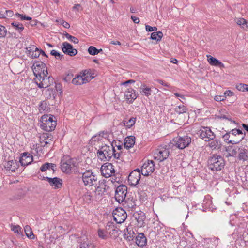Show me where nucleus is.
I'll use <instances>...</instances> for the list:
<instances>
[{
  "label": "nucleus",
  "mask_w": 248,
  "mask_h": 248,
  "mask_svg": "<svg viewBox=\"0 0 248 248\" xmlns=\"http://www.w3.org/2000/svg\"><path fill=\"white\" fill-rule=\"evenodd\" d=\"M124 97L127 102L131 103L137 97L135 91L132 88H128L125 92Z\"/></svg>",
  "instance_id": "aec40b11"
},
{
  "label": "nucleus",
  "mask_w": 248,
  "mask_h": 248,
  "mask_svg": "<svg viewBox=\"0 0 248 248\" xmlns=\"http://www.w3.org/2000/svg\"><path fill=\"white\" fill-rule=\"evenodd\" d=\"M33 161L32 156L28 152H24L21 154L19 162L23 166H27Z\"/></svg>",
  "instance_id": "6ab92c4d"
},
{
  "label": "nucleus",
  "mask_w": 248,
  "mask_h": 248,
  "mask_svg": "<svg viewBox=\"0 0 248 248\" xmlns=\"http://www.w3.org/2000/svg\"><path fill=\"white\" fill-rule=\"evenodd\" d=\"M107 230H111L109 233L112 235L116 234L118 232V229L115 228L113 223L111 222H108L107 224Z\"/></svg>",
  "instance_id": "473e14b6"
},
{
  "label": "nucleus",
  "mask_w": 248,
  "mask_h": 248,
  "mask_svg": "<svg viewBox=\"0 0 248 248\" xmlns=\"http://www.w3.org/2000/svg\"><path fill=\"white\" fill-rule=\"evenodd\" d=\"M92 197L94 199V201H97L102 196V189L100 186L96 187L95 190L92 192Z\"/></svg>",
  "instance_id": "c756f323"
},
{
  "label": "nucleus",
  "mask_w": 248,
  "mask_h": 248,
  "mask_svg": "<svg viewBox=\"0 0 248 248\" xmlns=\"http://www.w3.org/2000/svg\"><path fill=\"white\" fill-rule=\"evenodd\" d=\"M198 134L199 135L201 138L205 141H209L213 140L215 138V135L211 129L207 127H203L198 131Z\"/></svg>",
  "instance_id": "1a4fd4ad"
},
{
  "label": "nucleus",
  "mask_w": 248,
  "mask_h": 248,
  "mask_svg": "<svg viewBox=\"0 0 248 248\" xmlns=\"http://www.w3.org/2000/svg\"><path fill=\"white\" fill-rule=\"evenodd\" d=\"M127 194V187L125 185H121L116 189L115 198L119 203L124 202Z\"/></svg>",
  "instance_id": "6e6552de"
},
{
  "label": "nucleus",
  "mask_w": 248,
  "mask_h": 248,
  "mask_svg": "<svg viewBox=\"0 0 248 248\" xmlns=\"http://www.w3.org/2000/svg\"><path fill=\"white\" fill-rule=\"evenodd\" d=\"M131 19L132 20V21L135 23H139L140 22V19L139 18L134 16H131Z\"/></svg>",
  "instance_id": "69168bd1"
},
{
  "label": "nucleus",
  "mask_w": 248,
  "mask_h": 248,
  "mask_svg": "<svg viewBox=\"0 0 248 248\" xmlns=\"http://www.w3.org/2000/svg\"><path fill=\"white\" fill-rule=\"evenodd\" d=\"M43 180H47L50 186L54 187L55 189H58L62 186V181L59 178L54 177L52 178L48 177H43Z\"/></svg>",
  "instance_id": "a211bd4d"
},
{
  "label": "nucleus",
  "mask_w": 248,
  "mask_h": 248,
  "mask_svg": "<svg viewBox=\"0 0 248 248\" xmlns=\"http://www.w3.org/2000/svg\"><path fill=\"white\" fill-rule=\"evenodd\" d=\"M174 95L176 96V97H179L181 99H180V100L184 103V102L183 100H185L186 99L185 97V96L183 95H182L181 94H179L177 93H174Z\"/></svg>",
  "instance_id": "680f3d73"
},
{
  "label": "nucleus",
  "mask_w": 248,
  "mask_h": 248,
  "mask_svg": "<svg viewBox=\"0 0 248 248\" xmlns=\"http://www.w3.org/2000/svg\"><path fill=\"white\" fill-rule=\"evenodd\" d=\"M188 108L186 106L182 105L176 106L174 108V114L182 115V118L180 119L184 121L185 118L189 117V113L187 112Z\"/></svg>",
  "instance_id": "f3484780"
},
{
  "label": "nucleus",
  "mask_w": 248,
  "mask_h": 248,
  "mask_svg": "<svg viewBox=\"0 0 248 248\" xmlns=\"http://www.w3.org/2000/svg\"><path fill=\"white\" fill-rule=\"evenodd\" d=\"M113 145L105 144L101 146L97 151V155L101 161H109L113 156Z\"/></svg>",
  "instance_id": "f03ea898"
},
{
  "label": "nucleus",
  "mask_w": 248,
  "mask_h": 248,
  "mask_svg": "<svg viewBox=\"0 0 248 248\" xmlns=\"http://www.w3.org/2000/svg\"><path fill=\"white\" fill-rule=\"evenodd\" d=\"M34 80L39 88H46L50 85L51 82H53V79L51 77H47L46 75L42 76L40 80L37 79H34Z\"/></svg>",
  "instance_id": "4468645a"
},
{
  "label": "nucleus",
  "mask_w": 248,
  "mask_h": 248,
  "mask_svg": "<svg viewBox=\"0 0 248 248\" xmlns=\"http://www.w3.org/2000/svg\"><path fill=\"white\" fill-rule=\"evenodd\" d=\"M84 198L87 201H89V202H92L94 201V199L92 197V193L90 192H87L84 195Z\"/></svg>",
  "instance_id": "8fccbe9b"
},
{
  "label": "nucleus",
  "mask_w": 248,
  "mask_h": 248,
  "mask_svg": "<svg viewBox=\"0 0 248 248\" xmlns=\"http://www.w3.org/2000/svg\"><path fill=\"white\" fill-rule=\"evenodd\" d=\"M88 52L90 55H97L99 53L102 52L103 50L102 49H97L96 47L93 46H90L88 48Z\"/></svg>",
  "instance_id": "4c0bfd02"
},
{
  "label": "nucleus",
  "mask_w": 248,
  "mask_h": 248,
  "mask_svg": "<svg viewBox=\"0 0 248 248\" xmlns=\"http://www.w3.org/2000/svg\"><path fill=\"white\" fill-rule=\"evenodd\" d=\"M82 181L85 186H96L98 181V177L91 170H86L82 173Z\"/></svg>",
  "instance_id": "7ed1b4c3"
},
{
  "label": "nucleus",
  "mask_w": 248,
  "mask_h": 248,
  "mask_svg": "<svg viewBox=\"0 0 248 248\" xmlns=\"http://www.w3.org/2000/svg\"><path fill=\"white\" fill-rule=\"evenodd\" d=\"M56 167V165L55 164L51 163H45L42 165L40 169L42 172H45L48 170H51L53 171H54Z\"/></svg>",
  "instance_id": "cd10ccee"
},
{
  "label": "nucleus",
  "mask_w": 248,
  "mask_h": 248,
  "mask_svg": "<svg viewBox=\"0 0 248 248\" xmlns=\"http://www.w3.org/2000/svg\"><path fill=\"white\" fill-rule=\"evenodd\" d=\"M236 23L245 30H248V21L243 18H237L235 19Z\"/></svg>",
  "instance_id": "bb28decb"
},
{
  "label": "nucleus",
  "mask_w": 248,
  "mask_h": 248,
  "mask_svg": "<svg viewBox=\"0 0 248 248\" xmlns=\"http://www.w3.org/2000/svg\"><path fill=\"white\" fill-rule=\"evenodd\" d=\"M236 88L237 90L240 91L244 92L245 91H247L248 86L246 84L240 83L236 85Z\"/></svg>",
  "instance_id": "de8ad7c7"
},
{
  "label": "nucleus",
  "mask_w": 248,
  "mask_h": 248,
  "mask_svg": "<svg viewBox=\"0 0 248 248\" xmlns=\"http://www.w3.org/2000/svg\"><path fill=\"white\" fill-rule=\"evenodd\" d=\"M89 81V79L82 76H78L72 79V82L75 85H82Z\"/></svg>",
  "instance_id": "a878e982"
},
{
  "label": "nucleus",
  "mask_w": 248,
  "mask_h": 248,
  "mask_svg": "<svg viewBox=\"0 0 248 248\" xmlns=\"http://www.w3.org/2000/svg\"><path fill=\"white\" fill-rule=\"evenodd\" d=\"M208 167L212 171H218L223 169L225 165L223 158L220 155H213L208 160Z\"/></svg>",
  "instance_id": "f257e3e1"
},
{
  "label": "nucleus",
  "mask_w": 248,
  "mask_h": 248,
  "mask_svg": "<svg viewBox=\"0 0 248 248\" xmlns=\"http://www.w3.org/2000/svg\"><path fill=\"white\" fill-rule=\"evenodd\" d=\"M30 54L32 58H37L40 55V49H39V50H35V51L31 52Z\"/></svg>",
  "instance_id": "6e6d98bb"
},
{
  "label": "nucleus",
  "mask_w": 248,
  "mask_h": 248,
  "mask_svg": "<svg viewBox=\"0 0 248 248\" xmlns=\"http://www.w3.org/2000/svg\"><path fill=\"white\" fill-rule=\"evenodd\" d=\"M50 54L54 56L57 59H61L63 57V55L61 54L55 50H52L50 52Z\"/></svg>",
  "instance_id": "49530a36"
},
{
  "label": "nucleus",
  "mask_w": 248,
  "mask_h": 248,
  "mask_svg": "<svg viewBox=\"0 0 248 248\" xmlns=\"http://www.w3.org/2000/svg\"><path fill=\"white\" fill-rule=\"evenodd\" d=\"M145 28L146 31L149 32L155 31L157 30L156 27H151L149 25H146Z\"/></svg>",
  "instance_id": "13d9d810"
},
{
  "label": "nucleus",
  "mask_w": 248,
  "mask_h": 248,
  "mask_svg": "<svg viewBox=\"0 0 248 248\" xmlns=\"http://www.w3.org/2000/svg\"><path fill=\"white\" fill-rule=\"evenodd\" d=\"M170 154L169 148L167 145L161 146L156 150L155 153L154 158L160 162L166 159Z\"/></svg>",
  "instance_id": "0eeeda50"
},
{
  "label": "nucleus",
  "mask_w": 248,
  "mask_h": 248,
  "mask_svg": "<svg viewBox=\"0 0 248 248\" xmlns=\"http://www.w3.org/2000/svg\"><path fill=\"white\" fill-rule=\"evenodd\" d=\"M7 31L5 27L0 25V38L4 37L6 36Z\"/></svg>",
  "instance_id": "09e8293b"
},
{
  "label": "nucleus",
  "mask_w": 248,
  "mask_h": 248,
  "mask_svg": "<svg viewBox=\"0 0 248 248\" xmlns=\"http://www.w3.org/2000/svg\"><path fill=\"white\" fill-rule=\"evenodd\" d=\"M62 49L64 54L70 56H75L78 53L77 49L74 48L73 46L67 42H64L62 44Z\"/></svg>",
  "instance_id": "dca6fc26"
},
{
  "label": "nucleus",
  "mask_w": 248,
  "mask_h": 248,
  "mask_svg": "<svg viewBox=\"0 0 248 248\" xmlns=\"http://www.w3.org/2000/svg\"><path fill=\"white\" fill-rule=\"evenodd\" d=\"M141 172L139 169L133 170L129 175L128 181L131 186H135L140 180Z\"/></svg>",
  "instance_id": "9b49d317"
},
{
  "label": "nucleus",
  "mask_w": 248,
  "mask_h": 248,
  "mask_svg": "<svg viewBox=\"0 0 248 248\" xmlns=\"http://www.w3.org/2000/svg\"><path fill=\"white\" fill-rule=\"evenodd\" d=\"M140 92L142 95L148 97L151 94V89L148 87L145 84H141L140 88Z\"/></svg>",
  "instance_id": "c85d7f7f"
},
{
  "label": "nucleus",
  "mask_w": 248,
  "mask_h": 248,
  "mask_svg": "<svg viewBox=\"0 0 248 248\" xmlns=\"http://www.w3.org/2000/svg\"><path fill=\"white\" fill-rule=\"evenodd\" d=\"M49 136L48 134L45 133L43 134L42 137L40 138V142L44 144L42 145L43 146H45L46 145L50 143V140H52L51 139H49Z\"/></svg>",
  "instance_id": "72a5a7b5"
},
{
  "label": "nucleus",
  "mask_w": 248,
  "mask_h": 248,
  "mask_svg": "<svg viewBox=\"0 0 248 248\" xmlns=\"http://www.w3.org/2000/svg\"><path fill=\"white\" fill-rule=\"evenodd\" d=\"M46 102H41L39 105V109L40 110H46Z\"/></svg>",
  "instance_id": "bf43d9fd"
},
{
  "label": "nucleus",
  "mask_w": 248,
  "mask_h": 248,
  "mask_svg": "<svg viewBox=\"0 0 248 248\" xmlns=\"http://www.w3.org/2000/svg\"><path fill=\"white\" fill-rule=\"evenodd\" d=\"M226 151L227 152L226 157L236 156L238 151V148H232V147H228V148L226 149Z\"/></svg>",
  "instance_id": "7c9ffc66"
},
{
  "label": "nucleus",
  "mask_w": 248,
  "mask_h": 248,
  "mask_svg": "<svg viewBox=\"0 0 248 248\" xmlns=\"http://www.w3.org/2000/svg\"><path fill=\"white\" fill-rule=\"evenodd\" d=\"M83 76L85 77H87V79H88V78H89V80L94 78L96 76V74L95 73V72L93 70L87 69L84 70V71L83 72Z\"/></svg>",
  "instance_id": "2f4dec72"
},
{
  "label": "nucleus",
  "mask_w": 248,
  "mask_h": 248,
  "mask_svg": "<svg viewBox=\"0 0 248 248\" xmlns=\"http://www.w3.org/2000/svg\"><path fill=\"white\" fill-rule=\"evenodd\" d=\"M155 170L154 162L152 160H148L145 162L141 168V174L145 176H147L153 172Z\"/></svg>",
  "instance_id": "2eb2a0df"
},
{
  "label": "nucleus",
  "mask_w": 248,
  "mask_h": 248,
  "mask_svg": "<svg viewBox=\"0 0 248 248\" xmlns=\"http://www.w3.org/2000/svg\"><path fill=\"white\" fill-rule=\"evenodd\" d=\"M226 98L225 96L224 95H216L215 96L214 99L217 102L223 101Z\"/></svg>",
  "instance_id": "052dcab7"
},
{
  "label": "nucleus",
  "mask_w": 248,
  "mask_h": 248,
  "mask_svg": "<svg viewBox=\"0 0 248 248\" xmlns=\"http://www.w3.org/2000/svg\"><path fill=\"white\" fill-rule=\"evenodd\" d=\"M230 135L229 133H226L223 136L224 141L228 143H232L233 144H237L239 142V141H235L233 140H229Z\"/></svg>",
  "instance_id": "37998d69"
},
{
  "label": "nucleus",
  "mask_w": 248,
  "mask_h": 248,
  "mask_svg": "<svg viewBox=\"0 0 248 248\" xmlns=\"http://www.w3.org/2000/svg\"><path fill=\"white\" fill-rule=\"evenodd\" d=\"M136 243L140 247H143L147 243V239L143 233H139L136 237Z\"/></svg>",
  "instance_id": "b1692460"
},
{
  "label": "nucleus",
  "mask_w": 248,
  "mask_h": 248,
  "mask_svg": "<svg viewBox=\"0 0 248 248\" xmlns=\"http://www.w3.org/2000/svg\"><path fill=\"white\" fill-rule=\"evenodd\" d=\"M108 233V230H107V227L105 230L101 229L98 230V235L99 237L102 239H106L107 238Z\"/></svg>",
  "instance_id": "58836bf2"
},
{
  "label": "nucleus",
  "mask_w": 248,
  "mask_h": 248,
  "mask_svg": "<svg viewBox=\"0 0 248 248\" xmlns=\"http://www.w3.org/2000/svg\"><path fill=\"white\" fill-rule=\"evenodd\" d=\"M104 134V131L100 132L98 134H97L94 136H93L91 140V142L92 143L93 141L101 140Z\"/></svg>",
  "instance_id": "79ce46f5"
},
{
  "label": "nucleus",
  "mask_w": 248,
  "mask_h": 248,
  "mask_svg": "<svg viewBox=\"0 0 248 248\" xmlns=\"http://www.w3.org/2000/svg\"><path fill=\"white\" fill-rule=\"evenodd\" d=\"M233 95V93L230 90L226 91L224 93V96H232Z\"/></svg>",
  "instance_id": "338daca9"
},
{
  "label": "nucleus",
  "mask_w": 248,
  "mask_h": 248,
  "mask_svg": "<svg viewBox=\"0 0 248 248\" xmlns=\"http://www.w3.org/2000/svg\"><path fill=\"white\" fill-rule=\"evenodd\" d=\"M191 142V138L188 136L174 138L171 143L179 149H183L188 146Z\"/></svg>",
  "instance_id": "423d86ee"
},
{
  "label": "nucleus",
  "mask_w": 248,
  "mask_h": 248,
  "mask_svg": "<svg viewBox=\"0 0 248 248\" xmlns=\"http://www.w3.org/2000/svg\"><path fill=\"white\" fill-rule=\"evenodd\" d=\"M123 154V151H121L119 153H116V151L114 147L113 149V156L116 159H120Z\"/></svg>",
  "instance_id": "603ef678"
},
{
  "label": "nucleus",
  "mask_w": 248,
  "mask_h": 248,
  "mask_svg": "<svg viewBox=\"0 0 248 248\" xmlns=\"http://www.w3.org/2000/svg\"><path fill=\"white\" fill-rule=\"evenodd\" d=\"M238 158L240 160L247 161L248 160V150L244 147L238 148Z\"/></svg>",
  "instance_id": "393cba45"
},
{
  "label": "nucleus",
  "mask_w": 248,
  "mask_h": 248,
  "mask_svg": "<svg viewBox=\"0 0 248 248\" xmlns=\"http://www.w3.org/2000/svg\"><path fill=\"white\" fill-rule=\"evenodd\" d=\"M40 127L46 131L54 130L56 126V121L53 120L52 117L44 115L41 117Z\"/></svg>",
  "instance_id": "39448f33"
},
{
  "label": "nucleus",
  "mask_w": 248,
  "mask_h": 248,
  "mask_svg": "<svg viewBox=\"0 0 248 248\" xmlns=\"http://www.w3.org/2000/svg\"><path fill=\"white\" fill-rule=\"evenodd\" d=\"M32 70L37 80H40L41 77L48 74L46 65L42 62H37L33 64Z\"/></svg>",
  "instance_id": "20e7f679"
},
{
  "label": "nucleus",
  "mask_w": 248,
  "mask_h": 248,
  "mask_svg": "<svg viewBox=\"0 0 248 248\" xmlns=\"http://www.w3.org/2000/svg\"><path fill=\"white\" fill-rule=\"evenodd\" d=\"M24 230L26 234L28 237L30 239H34V235H33V233L31 230V228L29 226L26 225L24 228Z\"/></svg>",
  "instance_id": "ea45409f"
},
{
  "label": "nucleus",
  "mask_w": 248,
  "mask_h": 248,
  "mask_svg": "<svg viewBox=\"0 0 248 248\" xmlns=\"http://www.w3.org/2000/svg\"><path fill=\"white\" fill-rule=\"evenodd\" d=\"M6 18V10L3 9L0 11V18Z\"/></svg>",
  "instance_id": "e2e57ef3"
},
{
  "label": "nucleus",
  "mask_w": 248,
  "mask_h": 248,
  "mask_svg": "<svg viewBox=\"0 0 248 248\" xmlns=\"http://www.w3.org/2000/svg\"><path fill=\"white\" fill-rule=\"evenodd\" d=\"M5 168L8 170L15 172L18 168V163L16 160H10L4 164Z\"/></svg>",
  "instance_id": "412c9836"
},
{
  "label": "nucleus",
  "mask_w": 248,
  "mask_h": 248,
  "mask_svg": "<svg viewBox=\"0 0 248 248\" xmlns=\"http://www.w3.org/2000/svg\"><path fill=\"white\" fill-rule=\"evenodd\" d=\"M176 120L177 121L178 123L180 124H181L182 123H185V122L186 121L187 119L188 118H185L184 121L181 120L180 119L181 118H182V115H176Z\"/></svg>",
  "instance_id": "4d7b16f0"
},
{
  "label": "nucleus",
  "mask_w": 248,
  "mask_h": 248,
  "mask_svg": "<svg viewBox=\"0 0 248 248\" xmlns=\"http://www.w3.org/2000/svg\"><path fill=\"white\" fill-rule=\"evenodd\" d=\"M113 217L117 223L121 224L126 218L127 214L122 208H117L113 211Z\"/></svg>",
  "instance_id": "f8f14e48"
},
{
  "label": "nucleus",
  "mask_w": 248,
  "mask_h": 248,
  "mask_svg": "<svg viewBox=\"0 0 248 248\" xmlns=\"http://www.w3.org/2000/svg\"><path fill=\"white\" fill-rule=\"evenodd\" d=\"M100 171L102 176L106 178H109L114 174L115 169L113 165L108 162L104 163L102 165Z\"/></svg>",
  "instance_id": "9d476101"
},
{
  "label": "nucleus",
  "mask_w": 248,
  "mask_h": 248,
  "mask_svg": "<svg viewBox=\"0 0 248 248\" xmlns=\"http://www.w3.org/2000/svg\"><path fill=\"white\" fill-rule=\"evenodd\" d=\"M6 15L7 17H12L13 15V12L12 10H6Z\"/></svg>",
  "instance_id": "774afa93"
},
{
  "label": "nucleus",
  "mask_w": 248,
  "mask_h": 248,
  "mask_svg": "<svg viewBox=\"0 0 248 248\" xmlns=\"http://www.w3.org/2000/svg\"><path fill=\"white\" fill-rule=\"evenodd\" d=\"M16 16L18 17H20L21 19L23 20H31V18L29 16H27L25 15H21L19 13H16Z\"/></svg>",
  "instance_id": "864d4df0"
},
{
  "label": "nucleus",
  "mask_w": 248,
  "mask_h": 248,
  "mask_svg": "<svg viewBox=\"0 0 248 248\" xmlns=\"http://www.w3.org/2000/svg\"><path fill=\"white\" fill-rule=\"evenodd\" d=\"M21 228L18 225H14L12 226L11 230L14 231L15 233H19L21 231Z\"/></svg>",
  "instance_id": "5fc2aeb1"
},
{
  "label": "nucleus",
  "mask_w": 248,
  "mask_h": 248,
  "mask_svg": "<svg viewBox=\"0 0 248 248\" xmlns=\"http://www.w3.org/2000/svg\"><path fill=\"white\" fill-rule=\"evenodd\" d=\"M232 135H236V134H242V132L241 130L239 129H233L232 130Z\"/></svg>",
  "instance_id": "0e129e2a"
},
{
  "label": "nucleus",
  "mask_w": 248,
  "mask_h": 248,
  "mask_svg": "<svg viewBox=\"0 0 248 248\" xmlns=\"http://www.w3.org/2000/svg\"><path fill=\"white\" fill-rule=\"evenodd\" d=\"M64 35L66 37V38L70 40L71 42L75 44H78L79 42L78 39L77 38L70 35L68 33L66 32L64 34Z\"/></svg>",
  "instance_id": "a18cd8bd"
},
{
  "label": "nucleus",
  "mask_w": 248,
  "mask_h": 248,
  "mask_svg": "<svg viewBox=\"0 0 248 248\" xmlns=\"http://www.w3.org/2000/svg\"><path fill=\"white\" fill-rule=\"evenodd\" d=\"M163 33L159 31L157 32H154L151 35V38L152 40H155L157 41H160L163 37Z\"/></svg>",
  "instance_id": "c9c22d12"
},
{
  "label": "nucleus",
  "mask_w": 248,
  "mask_h": 248,
  "mask_svg": "<svg viewBox=\"0 0 248 248\" xmlns=\"http://www.w3.org/2000/svg\"><path fill=\"white\" fill-rule=\"evenodd\" d=\"M220 142L219 141L217 140H212L211 142L209 143V146L212 149H218L220 147Z\"/></svg>",
  "instance_id": "a19ab883"
},
{
  "label": "nucleus",
  "mask_w": 248,
  "mask_h": 248,
  "mask_svg": "<svg viewBox=\"0 0 248 248\" xmlns=\"http://www.w3.org/2000/svg\"><path fill=\"white\" fill-rule=\"evenodd\" d=\"M77 164V163L75 160L73 159H70L66 162L61 163V169L63 172L68 173L73 170H75Z\"/></svg>",
  "instance_id": "ddd939ff"
},
{
  "label": "nucleus",
  "mask_w": 248,
  "mask_h": 248,
  "mask_svg": "<svg viewBox=\"0 0 248 248\" xmlns=\"http://www.w3.org/2000/svg\"><path fill=\"white\" fill-rule=\"evenodd\" d=\"M26 49L29 54H31V52L35 51V50H39V48L34 45H31L30 46L27 47Z\"/></svg>",
  "instance_id": "3c124183"
},
{
  "label": "nucleus",
  "mask_w": 248,
  "mask_h": 248,
  "mask_svg": "<svg viewBox=\"0 0 248 248\" xmlns=\"http://www.w3.org/2000/svg\"><path fill=\"white\" fill-rule=\"evenodd\" d=\"M136 122V118L131 117L129 120H124L123 123L127 128H130L134 125Z\"/></svg>",
  "instance_id": "e433bc0d"
},
{
  "label": "nucleus",
  "mask_w": 248,
  "mask_h": 248,
  "mask_svg": "<svg viewBox=\"0 0 248 248\" xmlns=\"http://www.w3.org/2000/svg\"><path fill=\"white\" fill-rule=\"evenodd\" d=\"M135 143V137L133 136H127L125 138L124 145L125 149L128 150L132 147Z\"/></svg>",
  "instance_id": "5701e85b"
},
{
  "label": "nucleus",
  "mask_w": 248,
  "mask_h": 248,
  "mask_svg": "<svg viewBox=\"0 0 248 248\" xmlns=\"http://www.w3.org/2000/svg\"><path fill=\"white\" fill-rule=\"evenodd\" d=\"M208 62L209 64L212 66H218L220 68H224V65L217 59L212 57L210 55L207 56Z\"/></svg>",
  "instance_id": "4be33fe9"
},
{
  "label": "nucleus",
  "mask_w": 248,
  "mask_h": 248,
  "mask_svg": "<svg viewBox=\"0 0 248 248\" xmlns=\"http://www.w3.org/2000/svg\"><path fill=\"white\" fill-rule=\"evenodd\" d=\"M123 202L124 203L123 204L124 205L125 207H127L129 209H133L136 206L135 203L132 201H128L125 200L124 202Z\"/></svg>",
  "instance_id": "c03bdc74"
},
{
  "label": "nucleus",
  "mask_w": 248,
  "mask_h": 248,
  "mask_svg": "<svg viewBox=\"0 0 248 248\" xmlns=\"http://www.w3.org/2000/svg\"><path fill=\"white\" fill-rule=\"evenodd\" d=\"M12 27L19 33H21L24 28L22 23L17 22H13L11 23Z\"/></svg>",
  "instance_id": "f704fd0d"
}]
</instances>
